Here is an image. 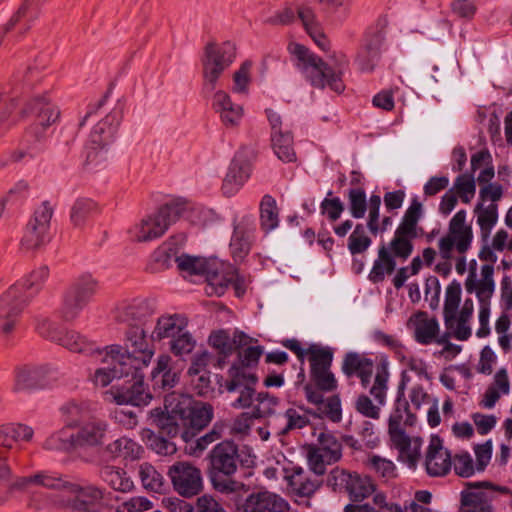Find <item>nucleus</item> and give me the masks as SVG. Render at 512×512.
<instances>
[{
    "label": "nucleus",
    "mask_w": 512,
    "mask_h": 512,
    "mask_svg": "<svg viewBox=\"0 0 512 512\" xmlns=\"http://www.w3.org/2000/svg\"><path fill=\"white\" fill-rule=\"evenodd\" d=\"M289 50L296 57L298 68L305 74L313 87L319 89L329 87L336 93L344 91L345 84L342 75L343 69L348 64L345 55H339L333 69L303 45L291 44Z\"/></svg>",
    "instance_id": "1"
},
{
    "label": "nucleus",
    "mask_w": 512,
    "mask_h": 512,
    "mask_svg": "<svg viewBox=\"0 0 512 512\" xmlns=\"http://www.w3.org/2000/svg\"><path fill=\"white\" fill-rule=\"evenodd\" d=\"M153 341L169 340L170 351L175 356L190 354L196 340L188 330V320L182 314H165L160 316L151 332Z\"/></svg>",
    "instance_id": "2"
},
{
    "label": "nucleus",
    "mask_w": 512,
    "mask_h": 512,
    "mask_svg": "<svg viewBox=\"0 0 512 512\" xmlns=\"http://www.w3.org/2000/svg\"><path fill=\"white\" fill-rule=\"evenodd\" d=\"M125 347L118 344L108 346L110 355L124 361L135 371L145 370L154 355V350L147 340L146 331L141 324L128 326L125 332Z\"/></svg>",
    "instance_id": "3"
},
{
    "label": "nucleus",
    "mask_w": 512,
    "mask_h": 512,
    "mask_svg": "<svg viewBox=\"0 0 512 512\" xmlns=\"http://www.w3.org/2000/svg\"><path fill=\"white\" fill-rule=\"evenodd\" d=\"M461 301V285L457 281L451 282L445 293V301L443 308L444 322L447 329L454 330L456 339L465 341L471 336V328L468 325L474 311L473 300L467 298L460 311L459 305Z\"/></svg>",
    "instance_id": "4"
},
{
    "label": "nucleus",
    "mask_w": 512,
    "mask_h": 512,
    "mask_svg": "<svg viewBox=\"0 0 512 512\" xmlns=\"http://www.w3.org/2000/svg\"><path fill=\"white\" fill-rule=\"evenodd\" d=\"M472 238V228L466 224V212L460 210L450 220L448 233L439 240L440 256L445 261L450 260L454 247L458 253L465 254L471 246ZM436 270L446 276L451 271V265L448 262L438 264Z\"/></svg>",
    "instance_id": "5"
},
{
    "label": "nucleus",
    "mask_w": 512,
    "mask_h": 512,
    "mask_svg": "<svg viewBox=\"0 0 512 512\" xmlns=\"http://www.w3.org/2000/svg\"><path fill=\"white\" fill-rule=\"evenodd\" d=\"M254 458L249 447L239 449L234 441L223 440L216 444L208 455L210 473L231 477L237 472L238 463L250 467L254 463Z\"/></svg>",
    "instance_id": "6"
},
{
    "label": "nucleus",
    "mask_w": 512,
    "mask_h": 512,
    "mask_svg": "<svg viewBox=\"0 0 512 512\" xmlns=\"http://www.w3.org/2000/svg\"><path fill=\"white\" fill-rule=\"evenodd\" d=\"M307 464L316 476H323L327 466L339 462L343 455V444L339 437L331 432H321L316 443L304 447Z\"/></svg>",
    "instance_id": "7"
},
{
    "label": "nucleus",
    "mask_w": 512,
    "mask_h": 512,
    "mask_svg": "<svg viewBox=\"0 0 512 512\" xmlns=\"http://www.w3.org/2000/svg\"><path fill=\"white\" fill-rule=\"evenodd\" d=\"M96 120V112L90 111L80 122L81 127L92 125L87 138V147L95 152L107 150L115 142L122 120V110L115 108L102 119L97 122Z\"/></svg>",
    "instance_id": "8"
},
{
    "label": "nucleus",
    "mask_w": 512,
    "mask_h": 512,
    "mask_svg": "<svg viewBox=\"0 0 512 512\" xmlns=\"http://www.w3.org/2000/svg\"><path fill=\"white\" fill-rule=\"evenodd\" d=\"M235 48L229 42L209 43L202 58L203 90L213 92L223 72L233 63Z\"/></svg>",
    "instance_id": "9"
},
{
    "label": "nucleus",
    "mask_w": 512,
    "mask_h": 512,
    "mask_svg": "<svg viewBox=\"0 0 512 512\" xmlns=\"http://www.w3.org/2000/svg\"><path fill=\"white\" fill-rule=\"evenodd\" d=\"M184 210L185 206L181 203H171L162 206L154 214L143 218L133 228V237L138 242H147L161 237L169 226L182 216Z\"/></svg>",
    "instance_id": "10"
},
{
    "label": "nucleus",
    "mask_w": 512,
    "mask_h": 512,
    "mask_svg": "<svg viewBox=\"0 0 512 512\" xmlns=\"http://www.w3.org/2000/svg\"><path fill=\"white\" fill-rule=\"evenodd\" d=\"M327 485L335 492L347 493L352 501L359 502L371 496L376 489L367 475L335 467L327 478Z\"/></svg>",
    "instance_id": "11"
},
{
    "label": "nucleus",
    "mask_w": 512,
    "mask_h": 512,
    "mask_svg": "<svg viewBox=\"0 0 512 512\" xmlns=\"http://www.w3.org/2000/svg\"><path fill=\"white\" fill-rule=\"evenodd\" d=\"M54 206L50 201L41 202L34 210L21 238V247L26 251H36L49 242Z\"/></svg>",
    "instance_id": "12"
},
{
    "label": "nucleus",
    "mask_w": 512,
    "mask_h": 512,
    "mask_svg": "<svg viewBox=\"0 0 512 512\" xmlns=\"http://www.w3.org/2000/svg\"><path fill=\"white\" fill-rule=\"evenodd\" d=\"M310 362V377L314 385L321 391L332 392L338 383L331 372L333 352L331 349L312 344L307 349Z\"/></svg>",
    "instance_id": "13"
},
{
    "label": "nucleus",
    "mask_w": 512,
    "mask_h": 512,
    "mask_svg": "<svg viewBox=\"0 0 512 512\" xmlns=\"http://www.w3.org/2000/svg\"><path fill=\"white\" fill-rule=\"evenodd\" d=\"M29 303L23 286L12 285L0 295L1 332L8 336L13 333L19 318Z\"/></svg>",
    "instance_id": "14"
},
{
    "label": "nucleus",
    "mask_w": 512,
    "mask_h": 512,
    "mask_svg": "<svg viewBox=\"0 0 512 512\" xmlns=\"http://www.w3.org/2000/svg\"><path fill=\"white\" fill-rule=\"evenodd\" d=\"M256 383L257 377L254 374L232 366L225 382V389L232 395L231 406L235 409L249 408L254 400Z\"/></svg>",
    "instance_id": "15"
},
{
    "label": "nucleus",
    "mask_w": 512,
    "mask_h": 512,
    "mask_svg": "<svg viewBox=\"0 0 512 512\" xmlns=\"http://www.w3.org/2000/svg\"><path fill=\"white\" fill-rule=\"evenodd\" d=\"M165 413L160 408H156L150 411V419L163 434L169 437H176L181 435V438L185 442H189L195 433L185 429L184 421L180 420V413L178 409L177 394H171L165 398Z\"/></svg>",
    "instance_id": "16"
},
{
    "label": "nucleus",
    "mask_w": 512,
    "mask_h": 512,
    "mask_svg": "<svg viewBox=\"0 0 512 512\" xmlns=\"http://www.w3.org/2000/svg\"><path fill=\"white\" fill-rule=\"evenodd\" d=\"M255 158L256 152L251 147H241L236 153L222 183L225 196H234L243 187L250 177L251 163Z\"/></svg>",
    "instance_id": "17"
},
{
    "label": "nucleus",
    "mask_w": 512,
    "mask_h": 512,
    "mask_svg": "<svg viewBox=\"0 0 512 512\" xmlns=\"http://www.w3.org/2000/svg\"><path fill=\"white\" fill-rule=\"evenodd\" d=\"M168 475L174 490L185 498L198 495L203 489L201 470L188 461H178L169 467Z\"/></svg>",
    "instance_id": "18"
},
{
    "label": "nucleus",
    "mask_w": 512,
    "mask_h": 512,
    "mask_svg": "<svg viewBox=\"0 0 512 512\" xmlns=\"http://www.w3.org/2000/svg\"><path fill=\"white\" fill-rule=\"evenodd\" d=\"M37 329L39 333L46 338H49L66 349L75 353L102 355V350H99L95 343L88 340L85 336L74 330L59 332L53 323L48 320L39 322Z\"/></svg>",
    "instance_id": "19"
},
{
    "label": "nucleus",
    "mask_w": 512,
    "mask_h": 512,
    "mask_svg": "<svg viewBox=\"0 0 512 512\" xmlns=\"http://www.w3.org/2000/svg\"><path fill=\"white\" fill-rule=\"evenodd\" d=\"M180 420L190 432L205 428L213 419L214 409L210 403L194 401L190 396L177 394Z\"/></svg>",
    "instance_id": "20"
},
{
    "label": "nucleus",
    "mask_w": 512,
    "mask_h": 512,
    "mask_svg": "<svg viewBox=\"0 0 512 512\" xmlns=\"http://www.w3.org/2000/svg\"><path fill=\"white\" fill-rule=\"evenodd\" d=\"M55 382V372L51 368L25 365L15 370L13 390L31 392L50 388Z\"/></svg>",
    "instance_id": "21"
},
{
    "label": "nucleus",
    "mask_w": 512,
    "mask_h": 512,
    "mask_svg": "<svg viewBox=\"0 0 512 512\" xmlns=\"http://www.w3.org/2000/svg\"><path fill=\"white\" fill-rule=\"evenodd\" d=\"M388 377L389 374L386 369L378 370L376 372L374 382L369 393L375 399L377 404H373L372 400L367 395L361 394L355 402V409L357 412L374 420L380 418V406L384 405L386 401Z\"/></svg>",
    "instance_id": "22"
},
{
    "label": "nucleus",
    "mask_w": 512,
    "mask_h": 512,
    "mask_svg": "<svg viewBox=\"0 0 512 512\" xmlns=\"http://www.w3.org/2000/svg\"><path fill=\"white\" fill-rule=\"evenodd\" d=\"M185 242V237L180 235L178 237H172L164 243L162 250L166 256V260L172 258L177 263V267L180 271L186 272L189 275H202L205 276L206 270L209 269L211 264V258L206 259L202 257H193L186 254L178 255V246H181Z\"/></svg>",
    "instance_id": "23"
},
{
    "label": "nucleus",
    "mask_w": 512,
    "mask_h": 512,
    "mask_svg": "<svg viewBox=\"0 0 512 512\" xmlns=\"http://www.w3.org/2000/svg\"><path fill=\"white\" fill-rule=\"evenodd\" d=\"M406 385V376L403 374L402 381L399 385V395L395 401L394 409L389 417L388 433L391 439H402L403 435H406V427H412L417 417L410 411L409 403L406 399L402 398L404 395V388Z\"/></svg>",
    "instance_id": "24"
},
{
    "label": "nucleus",
    "mask_w": 512,
    "mask_h": 512,
    "mask_svg": "<svg viewBox=\"0 0 512 512\" xmlns=\"http://www.w3.org/2000/svg\"><path fill=\"white\" fill-rule=\"evenodd\" d=\"M424 466L431 477L446 476L452 467L450 452L443 447L439 436H432L425 453Z\"/></svg>",
    "instance_id": "25"
},
{
    "label": "nucleus",
    "mask_w": 512,
    "mask_h": 512,
    "mask_svg": "<svg viewBox=\"0 0 512 512\" xmlns=\"http://www.w3.org/2000/svg\"><path fill=\"white\" fill-rule=\"evenodd\" d=\"M144 370H131V380L128 386L122 388H113L112 395L114 401L119 405L131 404L134 406L145 405L151 399V395L146 391L143 383Z\"/></svg>",
    "instance_id": "26"
},
{
    "label": "nucleus",
    "mask_w": 512,
    "mask_h": 512,
    "mask_svg": "<svg viewBox=\"0 0 512 512\" xmlns=\"http://www.w3.org/2000/svg\"><path fill=\"white\" fill-rule=\"evenodd\" d=\"M27 110L35 116L30 129L37 137L55 123L60 115L59 110L51 103L47 95H38L32 98L27 104Z\"/></svg>",
    "instance_id": "27"
},
{
    "label": "nucleus",
    "mask_w": 512,
    "mask_h": 512,
    "mask_svg": "<svg viewBox=\"0 0 512 512\" xmlns=\"http://www.w3.org/2000/svg\"><path fill=\"white\" fill-rule=\"evenodd\" d=\"M251 338L243 332H235L233 338L224 330H219L211 333L209 336V344L218 352L215 367L222 368L226 363V358L234 351L248 346Z\"/></svg>",
    "instance_id": "28"
},
{
    "label": "nucleus",
    "mask_w": 512,
    "mask_h": 512,
    "mask_svg": "<svg viewBox=\"0 0 512 512\" xmlns=\"http://www.w3.org/2000/svg\"><path fill=\"white\" fill-rule=\"evenodd\" d=\"M108 427L105 421L99 419L80 424L74 432L77 450L102 447L106 441Z\"/></svg>",
    "instance_id": "29"
},
{
    "label": "nucleus",
    "mask_w": 512,
    "mask_h": 512,
    "mask_svg": "<svg viewBox=\"0 0 512 512\" xmlns=\"http://www.w3.org/2000/svg\"><path fill=\"white\" fill-rule=\"evenodd\" d=\"M101 362L107 364V367H101L95 370L91 377L94 385L99 387L108 386L114 379H120L123 377H129L131 374V368L122 360L118 359L114 355H110L109 347L107 346L103 351Z\"/></svg>",
    "instance_id": "30"
},
{
    "label": "nucleus",
    "mask_w": 512,
    "mask_h": 512,
    "mask_svg": "<svg viewBox=\"0 0 512 512\" xmlns=\"http://www.w3.org/2000/svg\"><path fill=\"white\" fill-rule=\"evenodd\" d=\"M206 292L218 296L224 294L228 285L237 278V271L230 264L211 258L209 269L206 270Z\"/></svg>",
    "instance_id": "31"
},
{
    "label": "nucleus",
    "mask_w": 512,
    "mask_h": 512,
    "mask_svg": "<svg viewBox=\"0 0 512 512\" xmlns=\"http://www.w3.org/2000/svg\"><path fill=\"white\" fill-rule=\"evenodd\" d=\"M211 105L226 128L237 127L244 116L243 106L233 102L230 95L224 90L214 93Z\"/></svg>",
    "instance_id": "32"
},
{
    "label": "nucleus",
    "mask_w": 512,
    "mask_h": 512,
    "mask_svg": "<svg viewBox=\"0 0 512 512\" xmlns=\"http://www.w3.org/2000/svg\"><path fill=\"white\" fill-rule=\"evenodd\" d=\"M152 314L149 303L145 299L133 298L122 300L113 309V317L118 323H126L128 326L141 324Z\"/></svg>",
    "instance_id": "33"
},
{
    "label": "nucleus",
    "mask_w": 512,
    "mask_h": 512,
    "mask_svg": "<svg viewBox=\"0 0 512 512\" xmlns=\"http://www.w3.org/2000/svg\"><path fill=\"white\" fill-rule=\"evenodd\" d=\"M255 226L250 218L244 217L234 224L230 241V252L235 262H242L249 254Z\"/></svg>",
    "instance_id": "34"
},
{
    "label": "nucleus",
    "mask_w": 512,
    "mask_h": 512,
    "mask_svg": "<svg viewBox=\"0 0 512 512\" xmlns=\"http://www.w3.org/2000/svg\"><path fill=\"white\" fill-rule=\"evenodd\" d=\"M374 366V361L365 354L348 352L343 358L341 370L347 378H359L361 385L367 388L371 382Z\"/></svg>",
    "instance_id": "35"
},
{
    "label": "nucleus",
    "mask_w": 512,
    "mask_h": 512,
    "mask_svg": "<svg viewBox=\"0 0 512 512\" xmlns=\"http://www.w3.org/2000/svg\"><path fill=\"white\" fill-rule=\"evenodd\" d=\"M246 512H287L289 503L278 494L262 491L250 494L245 501Z\"/></svg>",
    "instance_id": "36"
},
{
    "label": "nucleus",
    "mask_w": 512,
    "mask_h": 512,
    "mask_svg": "<svg viewBox=\"0 0 512 512\" xmlns=\"http://www.w3.org/2000/svg\"><path fill=\"white\" fill-rule=\"evenodd\" d=\"M384 40L382 30L368 32L364 46L359 50L356 62L361 71H373L380 59V47Z\"/></svg>",
    "instance_id": "37"
},
{
    "label": "nucleus",
    "mask_w": 512,
    "mask_h": 512,
    "mask_svg": "<svg viewBox=\"0 0 512 512\" xmlns=\"http://www.w3.org/2000/svg\"><path fill=\"white\" fill-rule=\"evenodd\" d=\"M68 493L75 496L72 507L80 512H96L103 499V491L95 486L80 487L72 483Z\"/></svg>",
    "instance_id": "38"
},
{
    "label": "nucleus",
    "mask_w": 512,
    "mask_h": 512,
    "mask_svg": "<svg viewBox=\"0 0 512 512\" xmlns=\"http://www.w3.org/2000/svg\"><path fill=\"white\" fill-rule=\"evenodd\" d=\"M23 85L29 89L50 85L49 60L44 56L33 59L22 74Z\"/></svg>",
    "instance_id": "39"
},
{
    "label": "nucleus",
    "mask_w": 512,
    "mask_h": 512,
    "mask_svg": "<svg viewBox=\"0 0 512 512\" xmlns=\"http://www.w3.org/2000/svg\"><path fill=\"white\" fill-rule=\"evenodd\" d=\"M154 387L168 390L173 388L178 380V373L172 368V359L167 354L158 357L156 366L151 372Z\"/></svg>",
    "instance_id": "40"
},
{
    "label": "nucleus",
    "mask_w": 512,
    "mask_h": 512,
    "mask_svg": "<svg viewBox=\"0 0 512 512\" xmlns=\"http://www.w3.org/2000/svg\"><path fill=\"white\" fill-rule=\"evenodd\" d=\"M487 271L485 270V279L483 283H481V287L479 291H477L476 296L480 304L479 308V323L480 327L477 330V336L480 338H484L489 335V317H490V299L494 293L493 285L491 281L487 280Z\"/></svg>",
    "instance_id": "41"
},
{
    "label": "nucleus",
    "mask_w": 512,
    "mask_h": 512,
    "mask_svg": "<svg viewBox=\"0 0 512 512\" xmlns=\"http://www.w3.org/2000/svg\"><path fill=\"white\" fill-rule=\"evenodd\" d=\"M285 478L293 493L301 497H311L321 485L317 478H312L302 467H294Z\"/></svg>",
    "instance_id": "42"
},
{
    "label": "nucleus",
    "mask_w": 512,
    "mask_h": 512,
    "mask_svg": "<svg viewBox=\"0 0 512 512\" xmlns=\"http://www.w3.org/2000/svg\"><path fill=\"white\" fill-rule=\"evenodd\" d=\"M402 439H391L393 445L399 451V457L411 469H415L420 459V451L422 439L420 437H410L408 434L403 435Z\"/></svg>",
    "instance_id": "43"
},
{
    "label": "nucleus",
    "mask_w": 512,
    "mask_h": 512,
    "mask_svg": "<svg viewBox=\"0 0 512 512\" xmlns=\"http://www.w3.org/2000/svg\"><path fill=\"white\" fill-rule=\"evenodd\" d=\"M104 451L113 459L136 460L141 457L143 448L131 438L120 437L106 445Z\"/></svg>",
    "instance_id": "44"
},
{
    "label": "nucleus",
    "mask_w": 512,
    "mask_h": 512,
    "mask_svg": "<svg viewBox=\"0 0 512 512\" xmlns=\"http://www.w3.org/2000/svg\"><path fill=\"white\" fill-rule=\"evenodd\" d=\"M99 475L115 491L128 493L134 489L131 478L119 467L104 465L100 468Z\"/></svg>",
    "instance_id": "45"
},
{
    "label": "nucleus",
    "mask_w": 512,
    "mask_h": 512,
    "mask_svg": "<svg viewBox=\"0 0 512 512\" xmlns=\"http://www.w3.org/2000/svg\"><path fill=\"white\" fill-rule=\"evenodd\" d=\"M415 236H412L407 233H403L400 230H395L393 238L387 244H382L380 247H385L390 256H392L395 260H400L401 262L406 261L413 252V239Z\"/></svg>",
    "instance_id": "46"
},
{
    "label": "nucleus",
    "mask_w": 512,
    "mask_h": 512,
    "mask_svg": "<svg viewBox=\"0 0 512 512\" xmlns=\"http://www.w3.org/2000/svg\"><path fill=\"white\" fill-rule=\"evenodd\" d=\"M70 427V425H66L53 432L45 439L43 448L48 451H62L66 453L76 451L74 432L70 431Z\"/></svg>",
    "instance_id": "47"
},
{
    "label": "nucleus",
    "mask_w": 512,
    "mask_h": 512,
    "mask_svg": "<svg viewBox=\"0 0 512 512\" xmlns=\"http://www.w3.org/2000/svg\"><path fill=\"white\" fill-rule=\"evenodd\" d=\"M415 339L418 343L428 345L432 343L439 332V324L435 318H427L425 312H418L414 321Z\"/></svg>",
    "instance_id": "48"
},
{
    "label": "nucleus",
    "mask_w": 512,
    "mask_h": 512,
    "mask_svg": "<svg viewBox=\"0 0 512 512\" xmlns=\"http://www.w3.org/2000/svg\"><path fill=\"white\" fill-rule=\"evenodd\" d=\"M396 260L390 256L385 247L378 248L377 258L369 272V280L376 284L383 282L386 275H391L396 269Z\"/></svg>",
    "instance_id": "49"
},
{
    "label": "nucleus",
    "mask_w": 512,
    "mask_h": 512,
    "mask_svg": "<svg viewBox=\"0 0 512 512\" xmlns=\"http://www.w3.org/2000/svg\"><path fill=\"white\" fill-rule=\"evenodd\" d=\"M271 143L274 153L281 161L289 163L296 160L293 136L289 131L277 130V133L271 134Z\"/></svg>",
    "instance_id": "50"
},
{
    "label": "nucleus",
    "mask_w": 512,
    "mask_h": 512,
    "mask_svg": "<svg viewBox=\"0 0 512 512\" xmlns=\"http://www.w3.org/2000/svg\"><path fill=\"white\" fill-rule=\"evenodd\" d=\"M33 435L34 430L28 425L20 423L4 425L0 427V444L3 447L11 448L13 441L29 442Z\"/></svg>",
    "instance_id": "51"
},
{
    "label": "nucleus",
    "mask_w": 512,
    "mask_h": 512,
    "mask_svg": "<svg viewBox=\"0 0 512 512\" xmlns=\"http://www.w3.org/2000/svg\"><path fill=\"white\" fill-rule=\"evenodd\" d=\"M98 286L99 282L92 274L83 273L74 280L67 290L88 304L96 294Z\"/></svg>",
    "instance_id": "52"
},
{
    "label": "nucleus",
    "mask_w": 512,
    "mask_h": 512,
    "mask_svg": "<svg viewBox=\"0 0 512 512\" xmlns=\"http://www.w3.org/2000/svg\"><path fill=\"white\" fill-rule=\"evenodd\" d=\"M474 213L477 214V223L480 227L481 235L486 239L498 221V205L490 203L484 207L482 203H478L475 206Z\"/></svg>",
    "instance_id": "53"
},
{
    "label": "nucleus",
    "mask_w": 512,
    "mask_h": 512,
    "mask_svg": "<svg viewBox=\"0 0 512 512\" xmlns=\"http://www.w3.org/2000/svg\"><path fill=\"white\" fill-rule=\"evenodd\" d=\"M97 209V204L91 199L81 198L76 200L70 211L71 224L74 228L83 229L88 217Z\"/></svg>",
    "instance_id": "54"
},
{
    "label": "nucleus",
    "mask_w": 512,
    "mask_h": 512,
    "mask_svg": "<svg viewBox=\"0 0 512 512\" xmlns=\"http://www.w3.org/2000/svg\"><path fill=\"white\" fill-rule=\"evenodd\" d=\"M422 215L423 207L421 202L417 198H413L410 206L405 211L397 230L418 237L417 226Z\"/></svg>",
    "instance_id": "55"
},
{
    "label": "nucleus",
    "mask_w": 512,
    "mask_h": 512,
    "mask_svg": "<svg viewBox=\"0 0 512 512\" xmlns=\"http://www.w3.org/2000/svg\"><path fill=\"white\" fill-rule=\"evenodd\" d=\"M87 305L86 302L75 296L69 290H66L62 296L59 315L64 321H74Z\"/></svg>",
    "instance_id": "56"
},
{
    "label": "nucleus",
    "mask_w": 512,
    "mask_h": 512,
    "mask_svg": "<svg viewBox=\"0 0 512 512\" xmlns=\"http://www.w3.org/2000/svg\"><path fill=\"white\" fill-rule=\"evenodd\" d=\"M476 266H477L476 261L472 260L470 262L469 275L464 283L466 291L470 294L477 293V291H479V288L481 287V283H483V280L485 279V270L487 271V277H488L487 280L491 281V283L493 285V289H495V282L493 279V274H494L493 265L485 264L481 267V279H477Z\"/></svg>",
    "instance_id": "57"
},
{
    "label": "nucleus",
    "mask_w": 512,
    "mask_h": 512,
    "mask_svg": "<svg viewBox=\"0 0 512 512\" xmlns=\"http://www.w3.org/2000/svg\"><path fill=\"white\" fill-rule=\"evenodd\" d=\"M372 240L368 236L363 224L358 223L348 237L347 247L352 255L365 253L371 246Z\"/></svg>",
    "instance_id": "58"
},
{
    "label": "nucleus",
    "mask_w": 512,
    "mask_h": 512,
    "mask_svg": "<svg viewBox=\"0 0 512 512\" xmlns=\"http://www.w3.org/2000/svg\"><path fill=\"white\" fill-rule=\"evenodd\" d=\"M139 477L146 490L159 492L163 487V476L150 463L144 462L140 464Z\"/></svg>",
    "instance_id": "59"
},
{
    "label": "nucleus",
    "mask_w": 512,
    "mask_h": 512,
    "mask_svg": "<svg viewBox=\"0 0 512 512\" xmlns=\"http://www.w3.org/2000/svg\"><path fill=\"white\" fill-rule=\"evenodd\" d=\"M260 219L262 228L270 231L278 225V212L275 199L265 195L260 203Z\"/></svg>",
    "instance_id": "60"
},
{
    "label": "nucleus",
    "mask_w": 512,
    "mask_h": 512,
    "mask_svg": "<svg viewBox=\"0 0 512 512\" xmlns=\"http://www.w3.org/2000/svg\"><path fill=\"white\" fill-rule=\"evenodd\" d=\"M176 502L180 506V509H184L185 512H227L225 508L211 495H203L196 501V507L186 503L182 500L176 499Z\"/></svg>",
    "instance_id": "61"
},
{
    "label": "nucleus",
    "mask_w": 512,
    "mask_h": 512,
    "mask_svg": "<svg viewBox=\"0 0 512 512\" xmlns=\"http://www.w3.org/2000/svg\"><path fill=\"white\" fill-rule=\"evenodd\" d=\"M320 418H327L332 422H340L342 419L341 401L338 395L327 397L317 408Z\"/></svg>",
    "instance_id": "62"
},
{
    "label": "nucleus",
    "mask_w": 512,
    "mask_h": 512,
    "mask_svg": "<svg viewBox=\"0 0 512 512\" xmlns=\"http://www.w3.org/2000/svg\"><path fill=\"white\" fill-rule=\"evenodd\" d=\"M453 189L463 203H470L476 192L474 175L467 173L459 175L454 182Z\"/></svg>",
    "instance_id": "63"
},
{
    "label": "nucleus",
    "mask_w": 512,
    "mask_h": 512,
    "mask_svg": "<svg viewBox=\"0 0 512 512\" xmlns=\"http://www.w3.org/2000/svg\"><path fill=\"white\" fill-rule=\"evenodd\" d=\"M349 210L352 217L361 219L367 211L366 193L363 188H352L348 192Z\"/></svg>",
    "instance_id": "64"
}]
</instances>
